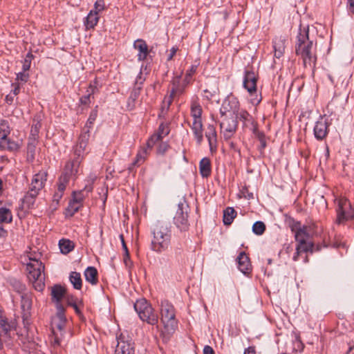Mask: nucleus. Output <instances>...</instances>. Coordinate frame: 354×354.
Segmentation results:
<instances>
[{
    "label": "nucleus",
    "instance_id": "1",
    "mask_svg": "<svg viewBox=\"0 0 354 354\" xmlns=\"http://www.w3.org/2000/svg\"><path fill=\"white\" fill-rule=\"evenodd\" d=\"M313 41L309 39L308 28H299L295 44L296 54L301 57L305 68L315 66L317 57L312 51Z\"/></svg>",
    "mask_w": 354,
    "mask_h": 354
},
{
    "label": "nucleus",
    "instance_id": "2",
    "mask_svg": "<svg viewBox=\"0 0 354 354\" xmlns=\"http://www.w3.org/2000/svg\"><path fill=\"white\" fill-rule=\"evenodd\" d=\"M30 263H27L28 277L32 282L34 288L37 291H42L45 287V275L44 274V265L36 257H29Z\"/></svg>",
    "mask_w": 354,
    "mask_h": 354
},
{
    "label": "nucleus",
    "instance_id": "3",
    "mask_svg": "<svg viewBox=\"0 0 354 354\" xmlns=\"http://www.w3.org/2000/svg\"><path fill=\"white\" fill-rule=\"evenodd\" d=\"M153 234L152 249L156 252H162L167 249L171 242V234L169 229L161 224H157L153 228Z\"/></svg>",
    "mask_w": 354,
    "mask_h": 354
},
{
    "label": "nucleus",
    "instance_id": "4",
    "mask_svg": "<svg viewBox=\"0 0 354 354\" xmlns=\"http://www.w3.org/2000/svg\"><path fill=\"white\" fill-rule=\"evenodd\" d=\"M160 320L164 325L165 332L172 334L177 328V321L175 318V310L174 306L167 301L161 303Z\"/></svg>",
    "mask_w": 354,
    "mask_h": 354
},
{
    "label": "nucleus",
    "instance_id": "5",
    "mask_svg": "<svg viewBox=\"0 0 354 354\" xmlns=\"http://www.w3.org/2000/svg\"><path fill=\"white\" fill-rule=\"evenodd\" d=\"M46 178L47 173L44 171H41L34 176L30 189L23 198L24 204H26L28 207L33 205L35 198L44 186Z\"/></svg>",
    "mask_w": 354,
    "mask_h": 354
},
{
    "label": "nucleus",
    "instance_id": "6",
    "mask_svg": "<svg viewBox=\"0 0 354 354\" xmlns=\"http://www.w3.org/2000/svg\"><path fill=\"white\" fill-rule=\"evenodd\" d=\"M80 165L79 158L74 159L66 164L64 171L59 179L57 192L64 194L70 179L75 178L78 174Z\"/></svg>",
    "mask_w": 354,
    "mask_h": 354
},
{
    "label": "nucleus",
    "instance_id": "7",
    "mask_svg": "<svg viewBox=\"0 0 354 354\" xmlns=\"http://www.w3.org/2000/svg\"><path fill=\"white\" fill-rule=\"evenodd\" d=\"M134 308L140 318L151 325H156L158 322V317L154 313L152 306L145 299H140L134 304Z\"/></svg>",
    "mask_w": 354,
    "mask_h": 354
},
{
    "label": "nucleus",
    "instance_id": "8",
    "mask_svg": "<svg viewBox=\"0 0 354 354\" xmlns=\"http://www.w3.org/2000/svg\"><path fill=\"white\" fill-rule=\"evenodd\" d=\"M202 113L201 106L196 101L192 102L191 104V115L193 118V122L191 128L199 145L202 142L203 138L201 120Z\"/></svg>",
    "mask_w": 354,
    "mask_h": 354
},
{
    "label": "nucleus",
    "instance_id": "9",
    "mask_svg": "<svg viewBox=\"0 0 354 354\" xmlns=\"http://www.w3.org/2000/svg\"><path fill=\"white\" fill-rule=\"evenodd\" d=\"M189 210V207L185 199L184 198H180L178 202L174 216V222L180 230H186L188 228Z\"/></svg>",
    "mask_w": 354,
    "mask_h": 354
},
{
    "label": "nucleus",
    "instance_id": "10",
    "mask_svg": "<svg viewBox=\"0 0 354 354\" xmlns=\"http://www.w3.org/2000/svg\"><path fill=\"white\" fill-rule=\"evenodd\" d=\"M337 213V223L339 224L354 218V209L351 207L349 201L345 198L339 201Z\"/></svg>",
    "mask_w": 354,
    "mask_h": 354
},
{
    "label": "nucleus",
    "instance_id": "11",
    "mask_svg": "<svg viewBox=\"0 0 354 354\" xmlns=\"http://www.w3.org/2000/svg\"><path fill=\"white\" fill-rule=\"evenodd\" d=\"M223 117L221 122V133L225 140L231 138L237 128L238 115H222Z\"/></svg>",
    "mask_w": 354,
    "mask_h": 354
},
{
    "label": "nucleus",
    "instance_id": "12",
    "mask_svg": "<svg viewBox=\"0 0 354 354\" xmlns=\"http://www.w3.org/2000/svg\"><path fill=\"white\" fill-rule=\"evenodd\" d=\"M65 309L61 304L57 305V313L56 315L53 318L51 322L53 333H55V330H57L60 333L62 332L66 319L64 315Z\"/></svg>",
    "mask_w": 354,
    "mask_h": 354
},
{
    "label": "nucleus",
    "instance_id": "13",
    "mask_svg": "<svg viewBox=\"0 0 354 354\" xmlns=\"http://www.w3.org/2000/svg\"><path fill=\"white\" fill-rule=\"evenodd\" d=\"M239 103L234 97H227L225 99L221 108L222 115H238Z\"/></svg>",
    "mask_w": 354,
    "mask_h": 354
},
{
    "label": "nucleus",
    "instance_id": "14",
    "mask_svg": "<svg viewBox=\"0 0 354 354\" xmlns=\"http://www.w3.org/2000/svg\"><path fill=\"white\" fill-rule=\"evenodd\" d=\"M134 346L131 340H126L124 337L121 335L118 339L115 354H134Z\"/></svg>",
    "mask_w": 354,
    "mask_h": 354
},
{
    "label": "nucleus",
    "instance_id": "15",
    "mask_svg": "<svg viewBox=\"0 0 354 354\" xmlns=\"http://www.w3.org/2000/svg\"><path fill=\"white\" fill-rule=\"evenodd\" d=\"M21 298V309L23 310V322L25 327L29 324L28 317H30V310L32 306L31 295L29 293H23Z\"/></svg>",
    "mask_w": 354,
    "mask_h": 354
},
{
    "label": "nucleus",
    "instance_id": "16",
    "mask_svg": "<svg viewBox=\"0 0 354 354\" xmlns=\"http://www.w3.org/2000/svg\"><path fill=\"white\" fill-rule=\"evenodd\" d=\"M19 143L12 140L8 136V131L0 132V149L10 151H16L19 149Z\"/></svg>",
    "mask_w": 354,
    "mask_h": 354
},
{
    "label": "nucleus",
    "instance_id": "17",
    "mask_svg": "<svg viewBox=\"0 0 354 354\" xmlns=\"http://www.w3.org/2000/svg\"><path fill=\"white\" fill-rule=\"evenodd\" d=\"M238 118L243 122L245 127L249 128L254 134L258 133L257 123L246 111H241L238 113Z\"/></svg>",
    "mask_w": 354,
    "mask_h": 354
},
{
    "label": "nucleus",
    "instance_id": "18",
    "mask_svg": "<svg viewBox=\"0 0 354 354\" xmlns=\"http://www.w3.org/2000/svg\"><path fill=\"white\" fill-rule=\"evenodd\" d=\"M243 86L250 93L256 91L257 76L253 71H246L245 73Z\"/></svg>",
    "mask_w": 354,
    "mask_h": 354
},
{
    "label": "nucleus",
    "instance_id": "19",
    "mask_svg": "<svg viewBox=\"0 0 354 354\" xmlns=\"http://www.w3.org/2000/svg\"><path fill=\"white\" fill-rule=\"evenodd\" d=\"M239 269L243 274H248L251 271V264L249 257L244 252H241L237 257Z\"/></svg>",
    "mask_w": 354,
    "mask_h": 354
},
{
    "label": "nucleus",
    "instance_id": "20",
    "mask_svg": "<svg viewBox=\"0 0 354 354\" xmlns=\"http://www.w3.org/2000/svg\"><path fill=\"white\" fill-rule=\"evenodd\" d=\"M328 133L327 122L323 120L317 121L314 127L315 136L318 140H322L326 137Z\"/></svg>",
    "mask_w": 354,
    "mask_h": 354
},
{
    "label": "nucleus",
    "instance_id": "21",
    "mask_svg": "<svg viewBox=\"0 0 354 354\" xmlns=\"http://www.w3.org/2000/svg\"><path fill=\"white\" fill-rule=\"evenodd\" d=\"M133 46L139 51L138 55V59L140 61L145 59L149 53L148 46L146 42L142 39H137L135 41Z\"/></svg>",
    "mask_w": 354,
    "mask_h": 354
},
{
    "label": "nucleus",
    "instance_id": "22",
    "mask_svg": "<svg viewBox=\"0 0 354 354\" xmlns=\"http://www.w3.org/2000/svg\"><path fill=\"white\" fill-rule=\"evenodd\" d=\"M90 127H91V126H89V127L86 126V128H90ZM88 132H89V130H88V129H87V130L86 131L83 132L79 138V142H78L77 148L75 149V152L78 153V157L76 158L75 159L79 158L80 161V153L82 151H84L86 149V147L88 144V141L89 139Z\"/></svg>",
    "mask_w": 354,
    "mask_h": 354
},
{
    "label": "nucleus",
    "instance_id": "23",
    "mask_svg": "<svg viewBox=\"0 0 354 354\" xmlns=\"http://www.w3.org/2000/svg\"><path fill=\"white\" fill-rule=\"evenodd\" d=\"M205 137L209 142L210 149H212L213 147H216L217 136L216 131L214 125L209 124L207 126L205 131Z\"/></svg>",
    "mask_w": 354,
    "mask_h": 354
},
{
    "label": "nucleus",
    "instance_id": "24",
    "mask_svg": "<svg viewBox=\"0 0 354 354\" xmlns=\"http://www.w3.org/2000/svg\"><path fill=\"white\" fill-rule=\"evenodd\" d=\"M65 295V289L60 285H55L52 287L51 296L53 301L56 303V306L60 304V301Z\"/></svg>",
    "mask_w": 354,
    "mask_h": 354
},
{
    "label": "nucleus",
    "instance_id": "25",
    "mask_svg": "<svg viewBox=\"0 0 354 354\" xmlns=\"http://www.w3.org/2000/svg\"><path fill=\"white\" fill-rule=\"evenodd\" d=\"M274 56L280 58L285 52V39L281 37H276L274 41Z\"/></svg>",
    "mask_w": 354,
    "mask_h": 354
},
{
    "label": "nucleus",
    "instance_id": "26",
    "mask_svg": "<svg viewBox=\"0 0 354 354\" xmlns=\"http://www.w3.org/2000/svg\"><path fill=\"white\" fill-rule=\"evenodd\" d=\"M86 280L92 285H95L97 281V270L94 267H88L84 272Z\"/></svg>",
    "mask_w": 354,
    "mask_h": 354
},
{
    "label": "nucleus",
    "instance_id": "27",
    "mask_svg": "<svg viewBox=\"0 0 354 354\" xmlns=\"http://www.w3.org/2000/svg\"><path fill=\"white\" fill-rule=\"evenodd\" d=\"M310 227L304 226L299 228L295 233V239L298 243H304L310 237Z\"/></svg>",
    "mask_w": 354,
    "mask_h": 354
},
{
    "label": "nucleus",
    "instance_id": "28",
    "mask_svg": "<svg viewBox=\"0 0 354 354\" xmlns=\"http://www.w3.org/2000/svg\"><path fill=\"white\" fill-rule=\"evenodd\" d=\"M200 173L204 178H207L211 174L210 160L207 158H203L199 165Z\"/></svg>",
    "mask_w": 354,
    "mask_h": 354
},
{
    "label": "nucleus",
    "instance_id": "29",
    "mask_svg": "<svg viewBox=\"0 0 354 354\" xmlns=\"http://www.w3.org/2000/svg\"><path fill=\"white\" fill-rule=\"evenodd\" d=\"M236 216V212L233 207H228L223 211V223L225 225H230Z\"/></svg>",
    "mask_w": 354,
    "mask_h": 354
},
{
    "label": "nucleus",
    "instance_id": "30",
    "mask_svg": "<svg viewBox=\"0 0 354 354\" xmlns=\"http://www.w3.org/2000/svg\"><path fill=\"white\" fill-rule=\"evenodd\" d=\"M59 247L61 252L64 254H66L74 249L75 244L69 239H62L59 241Z\"/></svg>",
    "mask_w": 354,
    "mask_h": 354
},
{
    "label": "nucleus",
    "instance_id": "31",
    "mask_svg": "<svg viewBox=\"0 0 354 354\" xmlns=\"http://www.w3.org/2000/svg\"><path fill=\"white\" fill-rule=\"evenodd\" d=\"M42 115L41 113L37 114L33 118L30 134L34 136H39V132L41 127Z\"/></svg>",
    "mask_w": 354,
    "mask_h": 354
},
{
    "label": "nucleus",
    "instance_id": "32",
    "mask_svg": "<svg viewBox=\"0 0 354 354\" xmlns=\"http://www.w3.org/2000/svg\"><path fill=\"white\" fill-rule=\"evenodd\" d=\"M98 20L99 17L97 16V12H93V10H91L85 21V26L86 28H93L97 24Z\"/></svg>",
    "mask_w": 354,
    "mask_h": 354
},
{
    "label": "nucleus",
    "instance_id": "33",
    "mask_svg": "<svg viewBox=\"0 0 354 354\" xmlns=\"http://www.w3.org/2000/svg\"><path fill=\"white\" fill-rule=\"evenodd\" d=\"M180 75L175 77L172 80V88L171 92L175 96L180 95L184 92V88L180 86Z\"/></svg>",
    "mask_w": 354,
    "mask_h": 354
},
{
    "label": "nucleus",
    "instance_id": "34",
    "mask_svg": "<svg viewBox=\"0 0 354 354\" xmlns=\"http://www.w3.org/2000/svg\"><path fill=\"white\" fill-rule=\"evenodd\" d=\"M70 281L76 290H80L82 286L81 275L77 272H72L70 274Z\"/></svg>",
    "mask_w": 354,
    "mask_h": 354
},
{
    "label": "nucleus",
    "instance_id": "35",
    "mask_svg": "<svg viewBox=\"0 0 354 354\" xmlns=\"http://www.w3.org/2000/svg\"><path fill=\"white\" fill-rule=\"evenodd\" d=\"M92 187H87L86 186L85 188L82 190L80 191H75L73 192V199L75 200V201L78 202L82 204V202L83 201L84 198L86 196L85 192L88 193L89 192H91Z\"/></svg>",
    "mask_w": 354,
    "mask_h": 354
},
{
    "label": "nucleus",
    "instance_id": "36",
    "mask_svg": "<svg viewBox=\"0 0 354 354\" xmlns=\"http://www.w3.org/2000/svg\"><path fill=\"white\" fill-rule=\"evenodd\" d=\"M314 245L311 242H307L306 241L304 243H298L296 250H297V254H299L301 252H313Z\"/></svg>",
    "mask_w": 354,
    "mask_h": 354
},
{
    "label": "nucleus",
    "instance_id": "37",
    "mask_svg": "<svg viewBox=\"0 0 354 354\" xmlns=\"http://www.w3.org/2000/svg\"><path fill=\"white\" fill-rule=\"evenodd\" d=\"M12 219V216L10 210L6 207L0 208V222L1 223H10Z\"/></svg>",
    "mask_w": 354,
    "mask_h": 354
},
{
    "label": "nucleus",
    "instance_id": "38",
    "mask_svg": "<svg viewBox=\"0 0 354 354\" xmlns=\"http://www.w3.org/2000/svg\"><path fill=\"white\" fill-rule=\"evenodd\" d=\"M266 230V225L262 221H257L253 224L252 232L257 235H261Z\"/></svg>",
    "mask_w": 354,
    "mask_h": 354
},
{
    "label": "nucleus",
    "instance_id": "39",
    "mask_svg": "<svg viewBox=\"0 0 354 354\" xmlns=\"http://www.w3.org/2000/svg\"><path fill=\"white\" fill-rule=\"evenodd\" d=\"M176 96L174 95H172V93L170 92V94L169 96H166L165 99L162 101V106L161 108V113H162L165 111H167L169 110V108L170 105L171 104L174 97Z\"/></svg>",
    "mask_w": 354,
    "mask_h": 354
},
{
    "label": "nucleus",
    "instance_id": "40",
    "mask_svg": "<svg viewBox=\"0 0 354 354\" xmlns=\"http://www.w3.org/2000/svg\"><path fill=\"white\" fill-rule=\"evenodd\" d=\"M147 157V150L145 149H142L138 151L137 153L135 161L133 162L134 166L140 165L144 162Z\"/></svg>",
    "mask_w": 354,
    "mask_h": 354
},
{
    "label": "nucleus",
    "instance_id": "41",
    "mask_svg": "<svg viewBox=\"0 0 354 354\" xmlns=\"http://www.w3.org/2000/svg\"><path fill=\"white\" fill-rule=\"evenodd\" d=\"M10 330V326L7 322V319L0 315V332L8 334Z\"/></svg>",
    "mask_w": 354,
    "mask_h": 354
},
{
    "label": "nucleus",
    "instance_id": "42",
    "mask_svg": "<svg viewBox=\"0 0 354 354\" xmlns=\"http://www.w3.org/2000/svg\"><path fill=\"white\" fill-rule=\"evenodd\" d=\"M81 206V203L76 202L73 199V201L69 203L67 211L70 212L71 215L72 216L79 210Z\"/></svg>",
    "mask_w": 354,
    "mask_h": 354
},
{
    "label": "nucleus",
    "instance_id": "43",
    "mask_svg": "<svg viewBox=\"0 0 354 354\" xmlns=\"http://www.w3.org/2000/svg\"><path fill=\"white\" fill-rule=\"evenodd\" d=\"M162 138V136H161L160 133H157L151 136V137L149 138V140L147 141V146L149 147H152L153 145L160 140H161Z\"/></svg>",
    "mask_w": 354,
    "mask_h": 354
},
{
    "label": "nucleus",
    "instance_id": "44",
    "mask_svg": "<svg viewBox=\"0 0 354 354\" xmlns=\"http://www.w3.org/2000/svg\"><path fill=\"white\" fill-rule=\"evenodd\" d=\"M63 194L62 193H59L56 192L53 197V202L51 204V206L53 207L54 209L57 208V205L59 204V202L60 199L62 198Z\"/></svg>",
    "mask_w": 354,
    "mask_h": 354
},
{
    "label": "nucleus",
    "instance_id": "45",
    "mask_svg": "<svg viewBox=\"0 0 354 354\" xmlns=\"http://www.w3.org/2000/svg\"><path fill=\"white\" fill-rule=\"evenodd\" d=\"M32 55L31 53H28L26 55L24 64H23V70L24 72L26 71H28L30 67V63H31V58Z\"/></svg>",
    "mask_w": 354,
    "mask_h": 354
},
{
    "label": "nucleus",
    "instance_id": "46",
    "mask_svg": "<svg viewBox=\"0 0 354 354\" xmlns=\"http://www.w3.org/2000/svg\"><path fill=\"white\" fill-rule=\"evenodd\" d=\"M95 10L93 12H97V14L104 10V0H97L94 4Z\"/></svg>",
    "mask_w": 354,
    "mask_h": 354
},
{
    "label": "nucleus",
    "instance_id": "47",
    "mask_svg": "<svg viewBox=\"0 0 354 354\" xmlns=\"http://www.w3.org/2000/svg\"><path fill=\"white\" fill-rule=\"evenodd\" d=\"M36 146H37V145H33L32 143H28L27 153H28V157H30L31 158H34Z\"/></svg>",
    "mask_w": 354,
    "mask_h": 354
},
{
    "label": "nucleus",
    "instance_id": "48",
    "mask_svg": "<svg viewBox=\"0 0 354 354\" xmlns=\"http://www.w3.org/2000/svg\"><path fill=\"white\" fill-rule=\"evenodd\" d=\"M120 238L121 241H122V248H123V249L124 250V252H125L124 261L125 263L127 264V259H129V250H128L127 246V245H126V243L124 242V236L122 234H120Z\"/></svg>",
    "mask_w": 354,
    "mask_h": 354
},
{
    "label": "nucleus",
    "instance_id": "49",
    "mask_svg": "<svg viewBox=\"0 0 354 354\" xmlns=\"http://www.w3.org/2000/svg\"><path fill=\"white\" fill-rule=\"evenodd\" d=\"M12 286L17 292L21 293L25 290V286L19 281H14Z\"/></svg>",
    "mask_w": 354,
    "mask_h": 354
},
{
    "label": "nucleus",
    "instance_id": "50",
    "mask_svg": "<svg viewBox=\"0 0 354 354\" xmlns=\"http://www.w3.org/2000/svg\"><path fill=\"white\" fill-rule=\"evenodd\" d=\"M90 88H91V93H88L87 95H85V96H83L82 98H81V102L82 104H86L87 103L89 102L90 101V97L92 95V94L94 93L95 91V89L96 88L95 87H93L92 85L90 86Z\"/></svg>",
    "mask_w": 354,
    "mask_h": 354
},
{
    "label": "nucleus",
    "instance_id": "51",
    "mask_svg": "<svg viewBox=\"0 0 354 354\" xmlns=\"http://www.w3.org/2000/svg\"><path fill=\"white\" fill-rule=\"evenodd\" d=\"M169 145L166 142L160 143L158 147V153L163 154L168 149Z\"/></svg>",
    "mask_w": 354,
    "mask_h": 354
},
{
    "label": "nucleus",
    "instance_id": "52",
    "mask_svg": "<svg viewBox=\"0 0 354 354\" xmlns=\"http://www.w3.org/2000/svg\"><path fill=\"white\" fill-rule=\"evenodd\" d=\"M28 79V75L27 73H25L24 71L23 73H19L17 75V80L19 81H21L24 82H26Z\"/></svg>",
    "mask_w": 354,
    "mask_h": 354
},
{
    "label": "nucleus",
    "instance_id": "53",
    "mask_svg": "<svg viewBox=\"0 0 354 354\" xmlns=\"http://www.w3.org/2000/svg\"><path fill=\"white\" fill-rule=\"evenodd\" d=\"M53 335L54 337H52L51 339V343L53 346H59L60 344V339H59V337H58V335L55 332V333H53Z\"/></svg>",
    "mask_w": 354,
    "mask_h": 354
},
{
    "label": "nucleus",
    "instance_id": "54",
    "mask_svg": "<svg viewBox=\"0 0 354 354\" xmlns=\"http://www.w3.org/2000/svg\"><path fill=\"white\" fill-rule=\"evenodd\" d=\"M3 130L8 131V135L10 133V129L8 125V122L5 120H3L0 125V132H2Z\"/></svg>",
    "mask_w": 354,
    "mask_h": 354
},
{
    "label": "nucleus",
    "instance_id": "55",
    "mask_svg": "<svg viewBox=\"0 0 354 354\" xmlns=\"http://www.w3.org/2000/svg\"><path fill=\"white\" fill-rule=\"evenodd\" d=\"M197 68L196 65H193L191 66L190 69L187 72V77H192V76L196 73Z\"/></svg>",
    "mask_w": 354,
    "mask_h": 354
},
{
    "label": "nucleus",
    "instance_id": "56",
    "mask_svg": "<svg viewBox=\"0 0 354 354\" xmlns=\"http://www.w3.org/2000/svg\"><path fill=\"white\" fill-rule=\"evenodd\" d=\"M158 133H160L161 136L163 137V135H167L168 131L167 127H165L163 124L160 125Z\"/></svg>",
    "mask_w": 354,
    "mask_h": 354
},
{
    "label": "nucleus",
    "instance_id": "57",
    "mask_svg": "<svg viewBox=\"0 0 354 354\" xmlns=\"http://www.w3.org/2000/svg\"><path fill=\"white\" fill-rule=\"evenodd\" d=\"M203 354H215L213 348L210 346H205L203 348Z\"/></svg>",
    "mask_w": 354,
    "mask_h": 354
},
{
    "label": "nucleus",
    "instance_id": "58",
    "mask_svg": "<svg viewBox=\"0 0 354 354\" xmlns=\"http://www.w3.org/2000/svg\"><path fill=\"white\" fill-rule=\"evenodd\" d=\"M96 117H97L96 112L91 113L88 119V123H89V124L91 125L93 123V122L95 121Z\"/></svg>",
    "mask_w": 354,
    "mask_h": 354
},
{
    "label": "nucleus",
    "instance_id": "59",
    "mask_svg": "<svg viewBox=\"0 0 354 354\" xmlns=\"http://www.w3.org/2000/svg\"><path fill=\"white\" fill-rule=\"evenodd\" d=\"M38 138H39V136H32V134H30L28 143H32L33 145H37Z\"/></svg>",
    "mask_w": 354,
    "mask_h": 354
},
{
    "label": "nucleus",
    "instance_id": "60",
    "mask_svg": "<svg viewBox=\"0 0 354 354\" xmlns=\"http://www.w3.org/2000/svg\"><path fill=\"white\" fill-rule=\"evenodd\" d=\"M243 354H256L255 348L254 346H250L246 348Z\"/></svg>",
    "mask_w": 354,
    "mask_h": 354
},
{
    "label": "nucleus",
    "instance_id": "61",
    "mask_svg": "<svg viewBox=\"0 0 354 354\" xmlns=\"http://www.w3.org/2000/svg\"><path fill=\"white\" fill-rule=\"evenodd\" d=\"M68 306H72L77 314L80 313V310L76 302L68 301Z\"/></svg>",
    "mask_w": 354,
    "mask_h": 354
},
{
    "label": "nucleus",
    "instance_id": "62",
    "mask_svg": "<svg viewBox=\"0 0 354 354\" xmlns=\"http://www.w3.org/2000/svg\"><path fill=\"white\" fill-rule=\"evenodd\" d=\"M350 10L352 13H354V0H348Z\"/></svg>",
    "mask_w": 354,
    "mask_h": 354
},
{
    "label": "nucleus",
    "instance_id": "63",
    "mask_svg": "<svg viewBox=\"0 0 354 354\" xmlns=\"http://www.w3.org/2000/svg\"><path fill=\"white\" fill-rule=\"evenodd\" d=\"M176 51H177V48H172L171 49V53H170V55H169V56L168 57V60H171L173 58V57L176 54Z\"/></svg>",
    "mask_w": 354,
    "mask_h": 354
},
{
    "label": "nucleus",
    "instance_id": "64",
    "mask_svg": "<svg viewBox=\"0 0 354 354\" xmlns=\"http://www.w3.org/2000/svg\"><path fill=\"white\" fill-rule=\"evenodd\" d=\"M19 93V85L15 86L13 89V95H17Z\"/></svg>",
    "mask_w": 354,
    "mask_h": 354
}]
</instances>
